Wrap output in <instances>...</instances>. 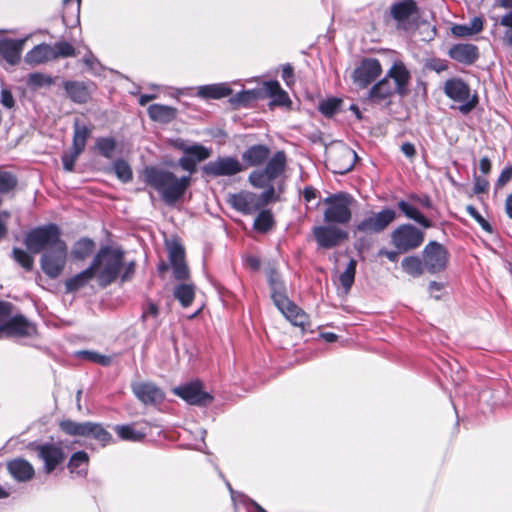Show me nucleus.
<instances>
[{"label": "nucleus", "instance_id": "bb28decb", "mask_svg": "<svg viewBox=\"0 0 512 512\" xmlns=\"http://www.w3.org/2000/svg\"><path fill=\"white\" fill-rule=\"evenodd\" d=\"M271 155L270 148L265 144L249 146L241 155L243 162L249 167H258L266 163Z\"/></svg>", "mask_w": 512, "mask_h": 512}, {"label": "nucleus", "instance_id": "3c124183", "mask_svg": "<svg viewBox=\"0 0 512 512\" xmlns=\"http://www.w3.org/2000/svg\"><path fill=\"white\" fill-rule=\"evenodd\" d=\"M113 169L116 177L122 183H128L133 179V171L131 166L124 159H117L113 162Z\"/></svg>", "mask_w": 512, "mask_h": 512}, {"label": "nucleus", "instance_id": "9b49d317", "mask_svg": "<svg viewBox=\"0 0 512 512\" xmlns=\"http://www.w3.org/2000/svg\"><path fill=\"white\" fill-rule=\"evenodd\" d=\"M244 169V165L233 156L218 157L201 167L202 176L212 178L231 177L241 173Z\"/></svg>", "mask_w": 512, "mask_h": 512}, {"label": "nucleus", "instance_id": "09e8293b", "mask_svg": "<svg viewBox=\"0 0 512 512\" xmlns=\"http://www.w3.org/2000/svg\"><path fill=\"white\" fill-rule=\"evenodd\" d=\"M356 268L357 261L355 259H350L346 269L339 276L340 285L346 293L350 291L355 282Z\"/></svg>", "mask_w": 512, "mask_h": 512}, {"label": "nucleus", "instance_id": "0e129e2a", "mask_svg": "<svg viewBox=\"0 0 512 512\" xmlns=\"http://www.w3.org/2000/svg\"><path fill=\"white\" fill-rule=\"evenodd\" d=\"M353 246L358 254L362 255L364 252L371 249L373 246V240L369 237V235L363 234L362 236H359L355 239Z\"/></svg>", "mask_w": 512, "mask_h": 512}, {"label": "nucleus", "instance_id": "603ef678", "mask_svg": "<svg viewBox=\"0 0 512 512\" xmlns=\"http://www.w3.org/2000/svg\"><path fill=\"white\" fill-rule=\"evenodd\" d=\"M18 184L15 174L0 168V194H7L13 191Z\"/></svg>", "mask_w": 512, "mask_h": 512}, {"label": "nucleus", "instance_id": "e2e57ef3", "mask_svg": "<svg viewBox=\"0 0 512 512\" xmlns=\"http://www.w3.org/2000/svg\"><path fill=\"white\" fill-rule=\"evenodd\" d=\"M159 316V307L156 303L148 300L142 306L141 321L145 323L149 317L156 319Z\"/></svg>", "mask_w": 512, "mask_h": 512}, {"label": "nucleus", "instance_id": "c756f323", "mask_svg": "<svg viewBox=\"0 0 512 512\" xmlns=\"http://www.w3.org/2000/svg\"><path fill=\"white\" fill-rule=\"evenodd\" d=\"M232 92L227 83L208 84L197 88V96L202 99H221L230 96Z\"/></svg>", "mask_w": 512, "mask_h": 512}, {"label": "nucleus", "instance_id": "4468645a", "mask_svg": "<svg viewBox=\"0 0 512 512\" xmlns=\"http://www.w3.org/2000/svg\"><path fill=\"white\" fill-rule=\"evenodd\" d=\"M30 447L37 452V456L44 463V472L52 473L65 460L63 448L55 443H31Z\"/></svg>", "mask_w": 512, "mask_h": 512}, {"label": "nucleus", "instance_id": "7ed1b4c3", "mask_svg": "<svg viewBox=\"0 0 512 512\" xmlns=\"http://www.w3.org/2000/svg\"><path fill=\"white\" fill-rule=\"evenodd\" d=\"M125 251L122 247L102 246L94 255L91 266L100 288H106L120 276L124 267Z\"/></svg>", "mask_w": 512, "mask_h": 512}, {"label": "nucleus", "instance_id": "412c9836", "mask_svg": "<svg viewBox=\"0 0 512 512\" xmlns=\"http://www.w3.org/2000/svg\"><path fill=\"white\" fill-rule=\"evenodd\" d=\"M256 200L255 193L242 190L238 193L231 194L228 203L234 210L244 215H250L259 210Z\"/></svg>", "mask_w": 512, "mask_h": 512}, {"label": "nucleus", "instance_id": "e433bc0d", "mask_svg": "<svg viewBox=\"0 0 512 512\" xmlns=\"http://www.w3.org/2000/svg\"><path fill=\"white\" fill-rule=\"evenodd\" d=\"M89 465L88 454L81 450L73 453L68 462V469L70 473L77 474L78 476L85 477L87 475Z\"/></svg>", "mask_w": 512, "mask_h": 512}, {"label": "nucleus", "instance_id": "f8f14e48", "mask_svg": "<svg viewBox=\"0 0 512 512\" xmlns=\"http://www.w3.org/2000/svg\"><path fill=\"white\" fill-rule=\"evenodd\" d=\"M422 258L426 271L430 274H437L447 268L449 252L443 244L430 241L422 251Z\"/></svg>", "mask_w": 512, "mask_h": 512}, {"label": "nucleus", "instance_id": "423d86ee", "mask_svg": "<svg viewBox=\"0 0 512 512\" xmlns=\"http://www.w3.org/2000/svg\"><path fill=\"white\" fill-rule=\"evenodd\" d=\"M443 90L448 98L460 103L458 109L463 115L469 114L479 103L478 95H471L469 85L461 78L448 79L444 84Z\"/></svg>", "mask_w": 512, "mask_h": 512}, {"label": "nucleus", "instance_id": "c9c22d12", "mask_svg": "<svg viewBox=\"0 0 512 512\" xmlns=\"http://www.w3.org/2000/svg\"><path fill=\"white\" fill-rule=\"evenodd\" d=\"M95 247L94 240L88 237H81L73 244L70 256L73 260L83 261L93 253Z\"/></svg>", "mask_w": 512, "mask_h": 512}, {"label": "nucleus", "instance_id": "f704fd0d", "mask_svg": "<svg viewBox=\"0 0 512 512\" xmlns=\"http://www.w3.org/2000/svg\"><path fill=\"white\" fill-rule=\"evenodd\" d=\"M148 115L153 121L170 123L176 118L177 109L167 105L152 104L148 107Z\"/></svg>", "mask_w": 512, "mask_h": 512}, {"label": "nucleus", "instance_id": "a211bd4d", "mask_svg": "<svg viewBox=\"0 0 512 512\" xmlns=\"http://www.w3.org/2000/svg\"><path fill=\"white\" fill-rule=\"evenodd\" d=\"M381 72L382 67L378 59L365 58L353 71L352 78L360 88H366L380 76Z\"/></svg>", "mask_w": 512, "mask_h": 512}, {"label": "nucleus", "instance_id": "9d476101", "mask_svg": "<svg viewBox=\"0 0 512 512\" xmlns=\"http://www.w3.org/2000/svg\"><path fill=\"white\" fill-rule=\"evenodd\" d=\"M68 246L66 242L53 249H46L40 258L42 271L50 279H56L63 271L67 261Z\"/></svg>", "mask_w": 512, "mask_h": 512}, {"label": "nucleus", "instance_id": "a18cd8bd", "mask_svg": "<svg viewBox=\"0 0 512 512\" xmlns=\"http://www.w3.org/2000/svg\"><path fill=\"white\" fill-rule=\"evenodd\" d=\"M258 211L259 213L254 220L253 227L256 231L260 233H267L275 225L273 214L268 209H261Z\"/></svg>", "mask_w": 512, "mask_h": 512}, {"label": "nucleus", "instance_id": "7c9ffc66", "mask_svg": "<svg viewBox=\"0 0 512 512\" xmlns=\"http://www.w3.org/2000/svg\"><path fill=\"white\" fill-rule=\"evenodd\" d=\"M95 277L96 273L94 272L90 264L86 269L68 278L65 281L66 293H73L82 289Z\"/></svg>", "mask_w": 512, "mask_h": 512}, {"label": "nucleus", "instance_id": "864d4df0", "mask_svg": "<svg viewBox=\"0 0 512 512\" xmlns=\"http://www.w3.org/2000/svg\"><path fill=\"white\" fill-rule=\"evenodd\" d=\"M273 180L266 175L264 169L253 170L248 176L250 185L257 189H262L271 184Z\"/></svg>", "mask_w": 512, "mask_h": 512}, {"label": "nucleus", "instance_id": "37998d69", "mask_svg": "<svg viewBox=\"0 0 512 512\" xmlns=\"http://www.w3.org/2000/svg\"><path fill=\"white\" fill-rule=\"evenodd\" d=\"M117 148V140L114 137H98L94 149L104 158L112 159Z\"/></svg>", "mask_w": 512, "mask_h": 512}, {"label": "nucleus", "instance_id": "6e6552de", "mask_svg": "<svg viewBox=\"0 0 512 512\" xmlns=\"http://www.w3.org/2000/svg\"><path fill=\"white\" fill-rule=\"evenodd\" d=\"M397 218L394 209L385 207L378 212L370 211L354 228V235L357 233L371 235L380 234L385 231Z\"/></svg>", "mask_w": 512, "mask_h": 512}, {"label": "nucleus", "instance_id": "5701e85b", "mask_svg": "<svg viewBox=\"0 0 512 512\" xmlns=\"http://www.w3.org/2000/svg\"><path fill=\"white\" fill-rule=\"evenodd\" d=\"M448 55L458 63L472 65L479 58V50L474 44L458 43L450 47Z\"/></svg>", "mask_w": 512, "mask_h": 512}, {"label": "nucleus", "instance_id": "2eb2a0df", "mask_svg": "<svg viewBox=\"0 0 512 512\" xmlns=\"http://www.w3.org/2000/svg\"><path fill=\"white\" fill-rule=\"evenodd\" d=\"M168 258L176 280L184 281L189 278V268L185 262L184 246L176 239L166 242Z\"/></svg>", "mask_w": 512, "mask_h": 512}, {"label": "nucleus", "instance_id": "a19ab883", "mask_svg": "<svg viewBox=\"0 0 512 512\" xmlns=\"http://www.w3.org/2000/svg\"><path fill=\"white\" fill-rule=\"evenodd\" d=\"M261 90H242L230 98V103L235 107H248L252 102L262 98Z\"/></svg>", "mask_w": 512, "mask_h": 512}, {"label": "nucleus", "instance_id": "4be33fe9", "mask_svg": "<svg viewBox=\"0 0 512 512\" xmlns=\"http://www.w3.org/2000/svg\"><path fill=\"white\" fill-rule=\"evenodd\" d=\"M92 83L77 80L63 81V88L67 97L76 104H86L91 99Z\"/></svg>", "mask_w": 512, "mask_h": 512}, {"label": "nucleus", "instance_id": "49530a36", "mask_svg": "<svg viewBox=\"0 0 512 512\" xmlns=\"http://www.w3.org/2000/svg\"><path fill=\"white\" fill-rule=\"evenodd\" d=\"M401 266L412 277H419L426 271L423 259L421 260L418 256L405 257L401 262Z\"/></svg>", "mask_w": 512, "mask_h": 512}, {"label": "nucleus", "instance_id": "4c0bfd02", "mask_svg": "<svg viewBox=\"0 0 512 512\" xmlns=\"http://www.w3.org/2000/svg\"><path fill=\"white\" fill-rule=\"evenodd\" d=\"M64 11L62 15L66 26L73 27L80 23V7L82 0H63Z\"/></svg>", "mask_w": 512, "mask_h": 512}, {"label": "nucleus", "instance_id": "58836bf2", "mask_svg": "<svg viewBox=\"0 0 512 512\" xmlns=\"http://www.w3.org/2000/svg\"><path fill=\"white\" fill-rule=\"evenodd\" d=\"M92 132V128L85 125L80 124L79 119H75L73 123V139H72V147L80 149L82 151L85 150L87 140L89 139Z\"/></svg>", "mask_w": 512, "mask_h": 512}, {"label": "nucleus", "instance_id": "f03ea898", "mask_svg": "<svg viewBox=\"0 0 512 512\" xmlns=\"http://www.w3.org/2000/svg\"><path fill=\"white\" fill-rule=\"evenodd\" d=\"M266 277L274 305L292 325L304 328L308 323V316L289 299L287 286L280 272L275 267H270L266 271Z\"/></svg>", "mask_w": 512, "mask_h": 512}, {"label": "nucleus", "instance_id": "473e14b6", "mask_svg": "<svg viewBox=\"0 0 512 512\" xmlns=\"http://www.w3.org/2000/svg\"><path fill=\"white\" fill-rule=\"evenodd\" d=\"M399 211L408 219H411L421 225L423 228H431L433 223L426 218L415 206L406 200H400L397 203Z\"/></svg>", "mask_w": 512, "mask_h": 512}, {"label": "nucleus", "instance_id": "338daca9", "mask_svg": "<svg viewBox=\"0 0 512 512\" xmlns=\"http://www.w3.org/2000/svg\"><path fill=\"white\" fill-rule=\"evenodd\" d=\"M291 104V100L289 98L288 93L280 89L272 98L270 102V106H278V107H284L289 106Z\"/></svg>", "mask_w": 512, "mask_h": 512}, {"label": "nucleus", "instance_id": "5fc2aeb1", "mask_svg": "<svg viewBox=\"0 0 512 512\" xmlns=\"http://www.w3.org/2000/svg\"><path fill=\"white\" fill-rule=\"evenodd\" d=\"M12 258L26 271L33 269L34 259L27 251L14 247L12 250Z\"/></svg>", "mask_w": 512, "mask_h": 512}, {"label": "nucleus", "instance_id": "c03bdc74", "mask_svg": "<svg viewBox=\"0 0 512 512\" xmlns=\"http://www.w3.org/2000/svg\"><path fill=\"white\" fill-rule=\"evenodd\" d=\"M113 429L125 441L138 442L146 436L144 432L136 430L133 424L115 425Z\"/></svg>", "mask_w": 512, "mask_h": 512}, {"label": "nucleus", "instance_id": "de8ad7c7", "mask_svg": "<svg viewBox=\"0 0 512 512\" xmlns=\"http://www.w3.org/2000/svg\"><path fill=\"white\" fill-rule=\"evenodd\" d=\"M212 150L202 144L194 143L184 149V154L197 164L207 160L211 156Z\"/></svg>", "mask_w": 512, "mask_h": 512}, {"label": "nucleus", "instance_id": "20e7f679", "mask_svg": "<svg viewBox=\"0 0 512 512\" xmlns=\"http://www.w3.org/2000/svg\"><path fill=\"white\" fill-rule=\"evenodd\" d=\"M61 229L55 223H48L30 229L24 238L29 253L38 254L53 249L65 241L61 239Z\"/></svg>", "mask_w": 512, "mask_h": 512}, {"label": "nucleus", "instance_id": "13d9d810", "mask_svg": "<svg viewBox=\"0 0 512 512\" xmlns=\"http://www.w3.org/2000/svg\"><path fill=\"white\" fill-rule=\"evenodd\" d=\"M82 150L73 148L70 151H65L61 156V161L63 164V168L67 172H73L75 167V162L78 157L82 154Z\"/></svg>", "mask_w": 512, "mask_h": 512}, {"label": "nucleus", "instance_id": "39448f33", "mask_svg": "<svg viewBox=\"0 0 512 512\" xmlns=\"http://www.w3.org/2000/svg\"><path fill=\"white\" fill-rule=\"evenodd\" d=\"M353 197L346 192H338L324 199L328 205L324 211L326 223L347 224L352 217L350 206Z\"/></svg>", "mask_w": 512, "mask_h": 512}, {"label": "nucleus", "instance_id": "8fccbe9b", "mask_svg": "<svg viewBox=\"0 0 512 512\" xmlns=\"http://www.w3.org/2000/svg\"><path fill=\"white\" fill-rule=\"evenodd\" d=\"M342 102L340 98L329 97L319 102L318 110L323 116L331 118L340 111Z\"/></svg>", "mask_w": 512, "mask_h": 512}, {"label": "nucleus", "instance_id": "c85d7f7f", "mask_svg": "<svg viewBox=\"0 0 512 512\" xmlns=\"http://www.w3.org/2000/svg\"><path fill=\"white\" fill-rule=\"evenodd\" d=\"M418 6L415 0H401L395 2L390 9L391 16L397 22H404L412 15L418 13Z\"/></svg>", "mask_w": 512, "mask_h": 512}, {"label": "nucleus", "instance_id": "bf43d9fd", "mask_svg": "<svg viewBox=\"0 0 512 512\" xmlns=\"http://www.w3.org/2000/svg\"><path fill=\"white\" fill-rule=\"evenodd\" d=\"M53 54L55 59L58 57H72L75 56V48L73 45L66 41H59L52 46Z\"/></svg>", "mask_w": 512, "mask_h": 512}, {"label": "nucleus", "instance_id": "aec40b11", "mask_svg": "<svg viewBox=\"0 0 512 512\" xmlns=\"http://www.w3.org/2000/svg\"><path fill=\"white\" fill-rule=\"evenodd\" d=\"M395 93L396 90L392 82L385 76L371 87L368 99L373 104L389 106L391 104V97Z\"/></svg>", "mask_w": 512, "mask_h": 512}, {"label": "nucleus", "instance_id": "ddd939ff", "mask_svg": "<svg viewBox=\"0 0 512 512\" xmlns=\"http://www.w3.org/2000/svg\"><path fill=\"white\" fill-rule=\"evenodd\" d=\"M173 392L190 405L206 406L213 400V396L203 390V384L199 380L177 386Z\"/></svg>", "mask_w": 512, "mask_h": 512}, {"label": "nucleus", "instance_id": "774afa93", "mask_svg": "<svg viewBox=\"0 0 512 512\" xmlns=\"http://www.w3.org/2000/svg\"><path fill=\"white\" fill-rule=\"evenodd\" d=\"M176 165L179 166L182 170L188 172L190 176L197 171V163L185 154L178 159Z\"/></svg>", "mask_w": 512, "mask_h": 512}, {"label": "nucleus", "instance_id": "6ab92c4d", "mask_svg": "<svg viewBox=\"0 0 512 512\" xmlns=\"http://www.w3.org/2000/svg\"><path fill=\"white\" fill-rule=\"evenodd\" d=\"M135 397L144 405H157L164 398V392L152 382H134L131 385Z\"/></svg>", "mask_w": 512, "mask_h": 512}, {"label": "nucleus", "instance_id": "cd10ccee", "mask_svg": "<svg viewBox=\"0 0 512 512\" xmlns=\"http://www.w3.org/2000/svg\"><path fill=\"white\" fill-rule=\"evenodd\" d=\"M53 59H55V54H53L52 46L45 43L33 47L26 53L24 58L25 62L32 66L40 65Z\"/></svg>", "mask_w": 512, "mask_h": 512}, {"label": "nucleus", "instance_id": "1a4fd4ad", "mask_svg": "<svg viewBox=\"0 0 512 512\" xmlns=\"http://www.w3.org/2000/svg\"><path fill=\"white\" fill-rule=\"evenodd\" d=\"M425 234L412 224H401L391 233V243L400 253H407L421 246Z\"/></svg>", "mask_w": 512, "mask_h": 512}, {"label": "nucleus", "instance_id": "ea45409f", "mask_svg": "<svg viewBox=\"0 0 512 512\" xmlns=\"http://www.w3.org/2000/svg\"><path fill=\"white\" fill-rule=\"evenodd\" d=\"M173 296L179 301L183 308L191 306L195 298V286L193 284L181 283L176 285Z\"/></svg>", "mask_w": 512, "mask_h": 512}, {"label": "nucleus", "instance_id": "0eeeda50", "mask_svg": "<svg viewBox=\"0 0 512 512\" xmlns=\"http://www.w3.org/2000/svg\"><path fill=\"white\" fill-rule=\"evenodd\" d=\"M60 429L70 436L93 438L103 446L112 441V434L100 423L90 421L80 423L67 419L60 422Z\"/></svg>", "mask_w": 512, "mask_h": 512}, {"label": "nucleus", "instance_id": "6e6d98bb", "mask_svg": "<svg viewBox=\"0 0 512 512\" xmlns=\"http://www.w3.org/2000/svg\"><path fill=\"white\" fill-rule=\"evenodd\" d=\"M340 157L346 160V163L342 167H339L338 170L334 171L338 174H345L351 171L354 167L355 160L358 158L356 152L348 147L340 151Z\"/></svg>", "mask_w": 512, "mask_h": 512}, {"label": "nucleus", "instance_id": "2f4dec72", "mask_svg": "<svg viewBox=\"0 0 512 512\" xmlns=\"http://www.w3.org/2000/svg\"><path fill=\"white\" fill-rule=\"evenodd\" d=\"M286 162L287 158L285 152L277 151L266 161V165L264 167L266 175H268L270 179L275 180L284 173L286 169Z\"/></svg>", "mask_w": 512, "mask_h": 512}, {"label": "nucleus", "instance_id": "b1692460", "mask_svg": "<svg viewBox=\"0 0 512 512\" xmlns=\"http://www.w3.org/2000/svg\"><path fill=\"white\" fill-rule=\"evenodd\" d=\"M25 39H0V55L10 65H17L21 59V53Z\"/></svg>", "mask_w": 512, "mask_h": 512}, {"label": "nucleus", "instance_id": "052dcab7", "mask_svg": "<svg viewBox=\"0 0 512 512\" xmlns=\"http://www.w3.org/2000/svg\"><path fill=\"white\" fill-rule=\"evenodd\" d=\"M466 211L481 226V228L484 231L492 233V225L479 213L476 207H474L473 205H468L466 207Z\"/></svg>", "mask_w": 512, "mask_h": 512}, {"label": "nucleus", "instance_id": "680f3d73", "mask_svg": "<svg viewBox=\"0 0 512 512\" xmlns=\"http://www.w3.org/2000/svg\"><path fill=\"white\" fill-rule=\"evenodd\" d=\"M78 355L85 360L98 363L103 366H107L110 363V358L108 356L101 355L93 351L83 350L78 352Z\"/></svg>", "mask_w": 512, "mask_h": 512}, {"label": "nucleus", "instance_id": "393cba45", "mask_svg": "<svg viewBox=\"0 0 512 512\" xmlns=\"http://www.w3.org/2000/svg\"><path fill=\"white\" fill-rule=\"evenodd\" d=\"M386 77L393 79L394 89L400 96H406L409 92L408 84L410 81V72L403 63H395L388 71Z\"/></svg>", "mask_w": 512, "mask_h": 512}, {"label": "nucleus", "instance_id": "72a5a7b5", "mask_svg": "<svg viewBox=\"0 0 512 512\" xmlns=\"http://www.w3.org/2000/svg\"><path fill=\"white\" fill-rule=\"evenodd\" d=\"M497 5L509 10L501 17L499 24L506 27L502 37L503 44L512 48V0H497Z\"/></svg>", "mask_w": 512, "mask_h": 512}, {"label": "nucleus", "instance_id": "f257e3e1", "mask_svg": "<svg viewBox=\"0 0 512 512\" xmlns=\"http://www.w3.org/2000/svg\"><path fill=\"white\" fill-rule=\"evenodd\" d=\"M143 180L170 206L180 201L191 185L190 175L177 177L172 171L156 166H146L143 169Z\"/></svg>", "mask_w": 512, "mask_h": 512}, {"label": "nucleus", "instance_id": "69168bd1", "mask_svg": "<svg viewBox=\"0 0 512 512\" xmlns=\"http://www.w3.org/2000/svg\"><path fill=\"white\" fill-rule=\"evenodd\" d=\"M240 505L245 507L247 512H267L260 504L247 495H240Z\"/></svg>", "mask_w": 512, "mask_h": 512}, {"label": "nucleus", "instance_id": "a878e982", "mask_svg": "<svg viewBox=\"0 0 512 512\" xmlns=\"http://www.w3.org/2000/svg\"><path fill=\"white\" fill-rule=\"evenodd\" d=\"M7 470L11 477L19 483L28 482L35 475L34 467L24 458L10 460L7 463Z\"/></svg>", "mask_w": 512, "mask_h": 512}, {"label": "nucleus", "instance_id": "f3484780", "mask_svg": "<svg viewBox=\"0 0 512 512\" xmlns=\"http://www.w3.org/2000/svg\"><path fill=\"white\" fill-rule=\"evenodd\" d=\"M36 333L35 325L23 315H16L0 324V338L30 337Z\"/></svg>", "mask_w": 512, "mask_h": 512}, {"label": "nucleus", "instance_id": "dca6fc26", "mask_svg": "<svg viewBox=\"0 0 512 512\" xmlns=\"http://www.w3.org/2000/svg\"><path fill=\"white\" fill-rule=\"evenodd\" d=\"M313 235L319 247L332 249L348 239V233L334 225L315 226Z\"/></svg>", "mask_w": 512, "mask_h": 512}, {"label": "nucleus", "instance_id": "79ce46f5", "mask_svg": "<svg viewBox=\"0 0 512 512\" xmlns=\"http://www.w3.org/2000/svg\"><path fill=\"white\" fill-rule=\"evenodd\" d=\"M55 83V79L42 72H33L27 75L26 85L30 90L36 91L40 88H49Z\"/></svg>", "mask_w": 512, "mask_h": 512}, {"label": "nucleus", "instance_id": "4d7b16f0", "mask_svg": "<svg viewBox=\"0 0 512 512\" xmlns=\"http://www.w3.org/2000/svg\"><path fill=\"white\" fill-rule=\"evenodd\" d=\"M264 191L259 195L256 194V204L259 206V210L268 205L273 201H278L279 197L276 195L275 187L270 184L263 188Z\"/></svg>", "mask_w": 512, "mask_h": 512}]
</instances>
